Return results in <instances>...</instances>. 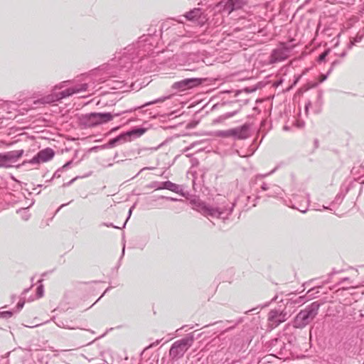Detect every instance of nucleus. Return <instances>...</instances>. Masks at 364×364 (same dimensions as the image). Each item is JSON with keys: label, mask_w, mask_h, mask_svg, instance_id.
Returning a JSON list of instances; mask_svg holds the SVG:
<instances>
[{"label": "nucleus", "mask_w": 364, "mask_h": 364, "mask_svg": "<svg viewBox=\"0 0 364 364\" xmlns=\"http://www.w3.org/2000/svg\"><path fill=\"white\" fill-rule=\"evenodd\" d=\"M112 115L109 113H91L85 116V123L87 126H95L103 122L112 120Z\"/></svg>", "instance_id": "obj_1"}, {"label": "nucleus", "mask_w": 364, "mask_h": 364, "mask_svg": "<svg viewBox=\"0 0 364 364\" xmlns=\"http://www.w3.org/2000/svg\"><path fill=\"white\" fill-rule=\"evenodd\" d=\"M55 155L54 151L50 148H47L39 151L32 160V163H45L51 160Z\"/></svg>", "instance_id": "obj_2"}, {"label": "nucleus", "mask_w": 364, "mask_h": 364, "mask_svg": "<svg viewBox=\"0 0 364 364\" xmlns=\"http://www.w3.org/2000/svg\"><path fill=\"white\" fill-rule=\"evenodd\" d=\"M316 314L313 310L301 311L296 316V322L299 326H306L314 319Z\"/></svg>", "instance_id": "obj_3"}, {"label": "nucleus", "mask_w": 364, "mask_h": 364, "mask_svg": "<svg viewBox=\"0 0 364 364\" xmlns=\"http://www.w3.org/2000/svg\"><path fill=\"white\" fill-rule=\"evenodd\" d=\"M286 320V314L272 311L269 314V321L272 327H277Z\"/></svg>", "instance_id": "obj_4"}, {"label": "nucleus", "mask_w": 364, "mask_h": 364, "mask_svg": "<svg viewBox=\"0 0 364 364\" xmlns=\"http://www.w3.org/2000/svg\"><path fill=\"white\" fill-rule=\"evenodd\" d=\"M202 80L198 78H189L183 80L176 83L180 88H191L201 84Z\"/></svg>", "instance_id": "obj_5"}, {"label": "nucleus", "mask_w": 364, "mask_h": 364, "mask_svg": "<svg viewBox=\"0 0 364 364\" xmlns=\"http://www.w3.org/2000/svg\"><path fill=\"white\" fill-rule=\"evenodd\" d=\"M85 90H86V85H81L80 88H77V89H74V88L68 89L65 92L67 93V95H73L74 93H78V92H80L82 91H85Z\"/></svg>", "instance_id": "obj_6"}, {"label": "nucleus", "mask_w": 364, "mask_h": 364, "mask_svg": "<svg viewBox=\"0 0 364 364\" xmlns=\"http://www.w3.org/2000/svg\"><path fill=\"white\" fill-rule=\"evenodd\" d=\"M14 158V156L12 154H7L5 155L0 156L1 160L4 161H10Z\"/></svg>", "instance_id": "obj_7"}, {"label": "nucleus", "mask_w": 364, "mask_h": 364, "mask_svg": "<svg viewBox=\"0 0 364 364\" xmlns=\"http://www.w3.org/2000/svg\"><path fill=\"white\" fill-rule=\"evenodd\" d=\"M133 133L139 134V135H141L144 133V130L143 129H136L133 132Z\"/></svg>", "instance_id": "obj_8"}, {"label": "nucleus", "mask_w": 364, "mask_h": 364, "mask_svg": "<svg viewBox=\"0 0 364 364\" xmlns=\"http://www.w3.org/2000/svg\"><path fill=\"white\" fill-rule=\"evenodd\" d=\"M326 55H327V53H323L321 55H320L319 59L321 60H323L325 58V57L326 56Z\"/></svg>", "instance_id": "obj_9"}]
</instances>
